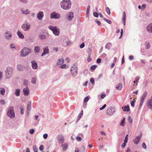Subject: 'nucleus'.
<instances>
[{"label":"nucleus","instance_id":"nucleus-5","mask_svg":"<svg viewBox=\"0 0 152 152\" xmlns=\"http://www.w3.org/2000/svg\"><path fill=\"white\" fill-rule=\"evenodd\" d=\"M51 30L54 34L55 35L58 36L59 34V29L56 27L54 26H50L48 27Z\"/></svg>","mask_w":152,"mask_h":152},{"label":"nucleus","instance_id":"nucleus-26","mask_svg":"<svg viewBox=\"0 0 152 152\" xmlns=\"http://www.w3.org/2000/svg\"><path fill=\"white\" fill-rule=\"evenodd\" d=\"M0 94L2 95H4V93L5 91V90L4 88H0Z\"/></svg>","mask_w":152,"mask_h":152},{"label":"nucleus","instance_id":"nucleus-17","mask_svg":"<svg viewBox=\"0 0 152 152\" xmlns=\"http://www.w3.org/2000/svg\"><path fill=\"white\" fill-rule=\"evenodd\" d=\"M68 19L69 20H71L74 17L73 13L72 12H69L68 14Z\"/></svg>","mask_w":152,"mask_h":152},{"label":"nucleus","instance_id":"nucleus-61","mask_svg":"<svg viewBox=\"0 0 152 152\" xmlns=\"http://www.w3.org/2000/svg\"><path fill=\"white\" fill-rule=\"evenodd\" d=\"M90 81L91 82V83H94V79L92 78H91L90 80Z\"/></svg>","mask_w":152,"mask_h":152},{"label":"nucleus","instance_id":"nucleus-35","mask_svg":"<svg viewBox=\"0 0 152 152\" xmlns=\"http://www.w3.org/2000/svg\"><path fill=\"white\" fill-rule=\"evenodd\" d=\"M83 115V110H82L81 113H80L78 116V120H79L82 117V115Z\"/></svg>","mask_w":152,"mask_h":152},{"label":"nucleus","instance_id":"nucleus-21","mask_svg":"<svg viewBox=\"0 0 152 152\" xmlns=\"http://www.w3.org/2000/svg\"><path fill=\"white\" fill-rule=\"evenodd\" d=\"M141 137V136H138L136 137L134 140L133 142L134 143L137 144L139 142L140 139Z\"/></svg>","mask_w":152,"mask_h":152},{"label":"nucleus","instance_id":"nucleus-13","mask_svg":"<svg viewBox=\"0 0 152 152\" xmlns=\"http://www.w3.org/2000/svg\"><path fill=\"white\" fill-rule=\"evenodd\" d=\"M145 48L146 49H149L151 47V45L150 43L146 41L144 43Z\"/></svg>","mask_w":152,"mask_h":152},{"label":"nucleus","instance_id":"nucleus-8","mask_svg":"<svg viewBox=\"0 0 152 152\" xmlns=\"http://www.w3.org/2000/svg\"><path fill=\"white\" fill-rule=\"evenodd\" d=\"M30 24L29 23H25L22 26V28L25 31L29 30L30 28Z\"/></svg>","mask_w":152,"mask_h":152},{"label":"nucleus","instance_id":"nucleus-46","mask_svg":"<svg viewBox=\"0 0 152 152\" xmlns=\"http://www.w3.org/2000/svg\"><path fill=\"white\" fill-rule=\"evenodd\" d=\"M88 96H87L84 98V102H86L88 101Z\"/></svg>","mask_w":152,"mask_h":152},{"label":"nucleus","instance_id":"nucleus-60","mask_svg":"<svg viewBox=\"0 0 152 152\" xmlns=\"http://www.w3.org/2000/svg\"><path fill=\"white\" fill-rule=\"evenodd\" d=\"M48 136V135L47 134H45L43 135V137L44 139H46Z\"/></svg>","mask_w":152,"mask_h":152},{"label":"nucleus","instance_id":"nucleus-10","mask_svg":"<svg viewBox=\"0 0 152 152\" xmlns=\"http://www.w3.org/2000/svg\"><path fill=\"white\" fill-rule=\"evenodd\" d=\"M57 140L60 143H63L64 142V139L62 135H59L58 136Z\"/></svg>","mask_w":152,"mask_h":152},{"label":"nucleus","instance_id":"nucleus-32","mask_svg":"<svg viewBox=\"0 0 152 152\" xmlns=\"http://www.w3.org/2000/svg\"><path fill=\"white\" fill-rule=\"evenodd\" d=\"M39 38L41 39H44L45 38V35L43 34H41L39 36Z\"/></svg>","mask_w":152,"mask_h":152},{"label":"nucleus","instance_id":"nucleus-16","mask_svg":"<svg viewBox=\"0 0 152 152\" xmlns=\"http://www.w3.org/2000/svg\"><path fill=\"white\" fill-rule=\"evenodd\" d=\"M32 66L33 69H36L38 67V66L37 63L34 61H32L31 62Z\"/></svg>","mask_w":152,"mask_h":152},{"label":"nucleus","instance_id":"nucleus-44","mask_svg":"<svg viewBox=\"0 0 152 152\" xmlns=\"http://www.w3.org/2000/svg\"><path fill=\"white\" fill-rule=\"evenodd\" d=\"M126 17H123L122 20L123 22V23L124 24V26L125 25V21H126Z\"/></svg>","mask_w":152,"mask_h":152},{"label":"nucleus","instance_id":"nucleus-40","mask_svg":"<svg viewBox=\"0 0 152 152\" xmlns=\"http://www.w3.org/2000/svg\"><path fill=\"white\" fill-rule=\"evenodd\" d=\"M135 102L134 99H133V101L131 102V105L132 107H134V102Z\"/></svg>","mask_w":152,"mask_h":152},{"label":"nucleus","instance_id":"nucleus-27","mask_svg":"<svg viewBox=\"0 0 152 152\" xmlns=\"http://www.w3.org/2000/svg\"><path fill=\"white\" fill-rule=\"evenodd\" d=\"M112 46V44L111 43L109 42V43H107L106 44L105 47L106 48L108 49H109L111 48Z\"/></svg>","mask_w":152,"mask_h":152},{"label":"nucleus","instance_id":"nucleus-25","mask_svg":"<svg viewBox=\"0 0 152 152\" xmlns=\"http://www.w3.org/2000/svg\"><path fill=\"white\" fill-rule=\"evenodd\" d=\"M62 147L64 151H65L67 148L68 145L67 144L64 143L62 145Z\"/></svg>","mask_w":152,"mask_h":152},{"label":"nucleus","instance_id":"nucleus-36","mask_svg":"<svg viewBox=\"0 0 152 152\" xmlns=\"http://www.w3.org/2000/svg\"><path fill=\"white\" fill-rule=\"evenodd\" d=\"M31 105L30 104H28L27 105V112H29V110H31Z\"/></svg>","mask_w":152,"mask_h":152},{"label":"nucleus","instance_id":"nucleus-47","mask_svg":"<svg viewBox=\"0 0 152 152\" xmlns=\"http://www.w3.org/2000/svg\"><path fill=\"white\" fill-rule=\"evenodd\" d=\"M147 94L148 93L147 91H145L143 94V99L144 98H145L146 97Z\"/></svg>","mask_w":152,"mask_h":152},{"label":"nucleus","instance_id":"nucleus-31","mask_svg":"<svg viewBox=\"0 0 152 152\" xmlns=\"http://www.w3.org/2000/svg\"><path fill=\"white\" fill-rule=\"evenodd\" d=\"M17 69L19 71H21L23 70V67L21 65H19L17 66Z\"/></svg>","mask_w":152,"mask_h":152},{"label":"nucleus","instance_id":"nucleus-11","mask_svg":"<svg viewBox=\"0 0 152 152\" xmlns=\"http://www.w3.org/2000/svg\"><path fill=\"white\" fill-rule=\"evenodd\" d=\"M44 15L43 13V12L40 11L38 13L37 17L38 19L40 20H41L42 19V17Z\"/></svg>","mask_w":152,"mask_h":152},{"label":"nucleus","instance_id":"nucleus-18","mask_svg":"<svg viewBox=\"0 0 152 152\" xmlns=\"http://www.w3.org/2000/svg\"><path fill=\"white\" fill-rule=\"evenodd\" d=\"M5 35V37L8 39H10L12 37L11 34L9 33L8 31L6 32Z\"/></svg>","mask_w":152,"mask_h":152},{"label":"nucleus","instance_id":"nucleus-29","mask_svg":"<svg viewBox=\"0 0 152 152\" xmlns=\"http://www.w3.org/2000/svg\"><path fill=\"white\" fill-rule=\"evenodd\" d=\"M64 60L62 59H61L58 60L57 62V64L59 65L63 63Z\"/></svg>","mask_w":152,"mask_h":152},{"label":"nucleus","instance_id":"nucleus-54","mask_svg":"<svg viewBox=\"0 0 152 152\" xmlns=\"http://www.w3.org/2000/svg\"><path fill=\"white\" fill-rule=\"evenodd\" d=\"M125 125V122L124 121H122L120 123V125L121 126H124Z\"/></svg>","mask_w":152,"mask_h":152},{"label":"nucleus","instance_id":"nucleus-43","mask_svg":"<svg viewBox=\"0 0 152 152\" xmlns=\"http://www.w3.org/2000/svg\"><path fill=\"white\" fill-rule=\"evenodd\" d=\"M106 10L107 14L110 15V13L109 8L108 7H107L106 8Z\"/></svg>","mask_w":152,"mask_h":152},{"label":"nucleus","instance_id":"nucleus-23","mask_svg":"<svg viewBox=\"0 0 152 152\" xmlns=\"http://www.w3.org/2000/svg\"><path fill=\"white\" fill-rule=\"evenodd\" d=\"M123 110L125 111H128L129 110V105L125 106L122 107Z\"/></svg>","mask_w":152,"mask_h":152},{"label":"nucleus","instance_id":"nucleus-38","mask_svg":"<svg viewBox=\"0 0 152 152\" xmlns=\"http://www.w3.org/2000/svg\"><path fill=\"white\" fill-rule=\"evenodd\" d=\"M60 67L62 69H66L68 67V66H66L65 64H63L62 65L60 66Z\"/></svg>","mask_w":152,"mask_h":152},{"label":"nucleus","instance_id":"nucleus-30","mask_svg":"<svg viewBox=\"0 0 152 152\" xmlns=\"http://www.w3.org/2000/svg\"><path fill=\"white\" fill-rule=\"evenodd\" d=\"M39 47L38 46L35 47L34 51L36 53H38L39 51Z\"/></svg>","mask_w":152,"mask_h":152},{"label":"nucleus","instance_id":"nucleus-45","mask_svg":"<svg viewBox=\"0 0 152 152\" xmlns=\"http://www.w3.org/2000/svg\"><path fill=\"white\" fill-rule=\"evenodd\" d=\"M140 78L139 77H137L135 78V80L134 81V83H137L138 82V80Z\"/></svg>","mask_w":152,"mask_h":152},{"label":"nucleus","instance_id":"nucleus-1","mask_svg":"<svg viewBox=\"0 0 152 152\" xmlns=\"http://www.w3.org/2000/svg\"><path fill=\"white\" fill-rule=\"evenodd\" d=\"M71 5L70 0H63L61 3V7L65 10L69 9Z\"/></svg>","mask_w":152,"mask_h":152},{"label":"nucleus","instance_id":"nucleus-50","mask_svg":"<svg viewBox=\"0 0 152 152\" xmlns=\"http://www.w3.org/2000/svg\"><path fill=\"white\" fill-rule=\"evenodd\" d=\"M106 104H104L99 109L100 110H102L104 109L106 107Z\"/></svg>","mask_w":152,"mask_h":152},{"label":"nucleus","instance_id":"nucleus-7","mask_svg":"<svg viewBox=\"0 0 152 152\" xmlns=\"http://www.w3.org/2000/svg\"><path fill=\"white\" fill-rule=\"evenodd\" d=\"M115 109L113 107H110L108 108L106 111V114L108 115L113 114L115 112Z\"/></svg>","mask_w":152,"mask_h":152},{"label":"nucleus","instance_id":"nucleus-6","mask_svg":"<svg viewBox=\"0 0 152 152\" xmlns=\"http://www.w3.org/2000/svg\"><path fill=\"white\" fill-rule=\"evenodd\" d=\"M77 68L76 66L73 65L71 68V72L72 75L74 76H76L77 74Z\"/></svg>","mask_w":152,"mask_h":152},{"label":"nucleus","instance_id":"nucleus-49","mask_svg":"<svg viewBox=\"0 0 152 152\" xmlns=\"http://www.w3.org/2000/svg\"><path fill=\"white\" fill-rule=\"evenodd\" d=\"M34 130L33 129H31L29 131V133L31 134H33L34 133Z\"/></svg>","mask_w":152,"mask_h":152},{"label":"nucleus","instance_id":"nucleus-62","mask_svg":"<svg viewBox=\"0 0 152 152\" xmlns=\"http://www.w3.org/2000/svg\"><path fill=\"white\" fill-rule=\"evenodd\" d=\"M33 148L34 150V152H35V151H38V150L37 149V148H36V147L35 145L34 146H33Z\"/></svg>","mask_w":152,"mask_h":152},{"label":"nucleus","instance_id":"nucleus-37","mask_svg":"<svg viewBox=\"0 0 152 152\" xmlns=\"http://www.w3.org/2000/svg\"><path fill=\"white\" fill-rule=\"evenodd\" d=\"M97 65H94L90 67V69L92 70H94L97 67Z\"/></svg>","mask_w":152,"mask_h":152},{"label":"nucleus","instance_id":"nucleus-33","mask_svg":"<svg viewBox=\"0 0 152 152\" xmlns=\"http://www.w3.org/2000/svg\"><path fill=\"white\" fill-rule=\"evenodd\" d=\"M90 8V5H88L87 7V10L86 11V15H88L89 13V11Z\"/></svg>","mask_w":152,"mask_h":152},{"label":"nucleus","instance_id":"nucleus-12","mask_svg":"<svg viewBox=\"0 0 152 152\" xmlns=\"http://www.w3.org/2000/svg\"><path fill=\"white\" fill-rule=\"evenodd\" d=\"M148 32L151 33L152 32V23L149 24L146 27Z\"/></svg>","mask_w":152,"mask_h":152},{"label":"nucleus","instance_id":"nucleus-48","mask_svg":"<svg viewBox=\"0 0 152 152\" xmlns=\"http://www.w3.org/2000/svg\"><path fill=\"white\" fill-rule=\"evenodd\" d=\"M76 139L78 141H80L82 140L81 138L79 136L77 137Z\"/></svg>","mask_w":152,"mask_h":152},{"label":"nucleus","instance_id":"nucleus-28","mask_svg":"<svg viewBox=\"0 0 152 152\" xmlns=\"http://www.w3.org/2000/svg\"><path fill=\"white\" fill-rule=\"evenodd\" d=\"M20 90L19 89H17L16 90L15 94L17 96H19L20 95Z\"/></svg>","mask_w":152,"mask_h":152},{"label":"nucleus","instance_id":"nucleus-9","mask_svg":"<svg viewBox=\"0 0 152 152\" xmlns=\"http://www.w3.org/2000/svg\"><path fill=\"white\" fill-rule=\"evenodd\" d=\"M60 16L59 14H57L55 12H53L50 14V18L51 19H58L60 17Z\"/></svg>","mask_w":152,"mask_h":152},{"label":"nucleus","instance_id":"nucleus-14","mask_svg":"<svg viewBox=\"0 0 152 152\" xmlns=\"http://www.w3.org/2000/svg\"><path fill=\"white\" fill-rule=\"evenodd\" d=\"M147 106L148 107L151 109L152 110V100L151 99H149L147 103Z\"/></svg>","mask_w":152,"mask_h":152},{"label":"nucleus","instance_id":"nucleus-52","mask_svg":"<svg viewBox=\"0 0 152 152\" xmlns=\"http://www.w3.org/2000/svg\"><path fill=\"white\" fill-rule=\"evenodd\" d=\"M123 29H121V36H120V37H119V39H121L122 36V35H123Z\"/></svg>","mask_w":152,"mask_h":152},{"label":"nucleus","instance_id":"nucleus-4","mask_svg":"<svg viewBox=\"0 0 152 152\" xmlns=\"http://www.w3.org/2000/svg\"><path fill=\"white\" fill-rule=\"evenodd\" d=\"M31 52V50L27 48H24L20 52V55L22 56H25L28 55Z\"/></svg>","mask_w":152,"mask_h":152},{"label":"nucleus","instance_id":"nucleus-57","mask_svg":"<svg viewBox=\"0 0 152 152\" xmlns=\"http://www.w3.org/2000/svg\"><path fill=\"white\" fill-rule=\"evenodd\" d=\"M39 149L41 151H42L44 149V146L42 145H40L39 148Z\"/></svg>","mask_w":152,"mask_h":152},{"label":"nucleus","instance_id":"nucleus-51","mask_svg":"<svg viewBox=\"0 0 152 152\" xmlns=\"http://www.w3.org/2000/svg\"><path fill=\"white\" fill-rule=\"evenodd\" d=\"M126 142H124V143H123L122 144L121 147L122 148H124L126 146Z\"/></svg>","mask_w":152,"mask_h":152},{"label":"nucleus","instance_id":"nucleus-41","mask_svg":"<svg viewBox=\"0 0 152 152\" xmlns=\"http://www.w3.org/2000/svg\"><path fill=\"white\" fill-rule=\"evenodd\" d=\"M128 135L127 134L125 137V139L124 140V142H125L127 143V141H128Z\"/></svg>","mask_w":152,"mask_h":152},{"label":"nucleus","instance_id":"nucleus-15","mask_svg":"<svg viewBox=\"0 0 152 152\" xmlns=\"http://www.w3.org/2000/svg\"><path fill=\"white\" fill-rule=\"evenodd\" d=\"M23 92L25 96H28L29 93V89L27 87L24 88L23 89Z\"/></svg>","mask_w":152,"mask_h":152},{"label":"nucleus","instance_id":"nucleus-22","mask_svg":"<svg viewBox=\"0 0 152 152\" xmlns=\"http://www.w3.org/2000/svg\"><path fill=\"white\" fill-rule=\"evenodd\" d=\"M122 88V85L121 83L118 84L116 86V88L118 90H121Z\"/></svg>","mask_w":152,"mask_h":152},{"label":"nucleus","instance_id":"nucleus-39","mask_svg":"<svg viewBox=\"0 0 152 152\" xmlns=\"http://www.w3.org/2000/svg\"><path fill=\"white\" fill-rule=\"evenodd\" d=\"M104 20H105L106 22L110 24H111L112 23V22L109 20L105 18H104Z\"/></svg>","mask_w":152,"mask_h":152},{"label":"nucleus","instance_id":"nucleus-58","mask_svg":"<svg viewBox=\"0 0 152 152\" xmlns=\"http://www.w3.org/2000/svg\"><path fill=\"white\" fill-rule=\"evenodd\" d=\"M106 96V95L105 94H102L101 95V98L102 99H104Z\"/></svg>","mask_w":152,"mask_h":152},{"label":"nucleus","instance_id":"nucleus-2","mask_svg":"<svg viewBox=\"0 0 152 152\" xmlns=\"http://www.w3.org/2000/svg\"><path fill=\"white\" fill-rule=\"evenodd\" d=\"M7 115L8 116L11 118H13L15 117V114L13 107H9L7 112Z\"/></svg>","mask_w":152,"mask_h":152},{"label":"nucleus","instance_id":"nucleus-19","mask_svg":"<svg viewBox=\"0 0 152 152\" xmlns=\"http://www.w3.org/2000/svg\"><path fill=\"white\" fill-rule=\"evenodd\" d=\"M49 53V50L48 47H46L45 48L43 49V52L42 55V56H43V55L46 54H48Z\"/></svg>","mask_w":152,"mask_h":152},{"label":"nucleus","instance_id":"nucleus-64","mask_svg":"<svg viewBox=\"0 0 152 152\" xmlns=\"http://www.w3.org/2000/svg\"><path fill=\"white\" fill-rule=\"evenodd\" d=\"M134 57L133 56H130L129 57V59L131 60H132L133 59Z\"/></svg>","mask_w":152,"mask_h":152},{"label":"nucleus","instance_id":"nucleus-56","mask_svg":"<svg viewBox=\"0 0 152 152\" xmlns=\"http://www.w3.org/2000/svg\"><path fill=\"white\" fill-rule=\"evenodd\" d=\"M84 43L83 42L80 46V48H82L84 47Z\"/></svg>","mask_w":152,"mask_h":152},{"label":"nucleus","instance_id":"nucleus-34","mask_svg":"<svg viewBox=\"0 0 152 152\" xmlns=\"http://www.w3.org/2000/svg\"><path fill=\"white\" fill-rule=\"evenodd\" d=\"M36 79L35 77H33L31 80V82L32 83L36 84Z\"/></svg>","mask_w":152,"mask_h":152},{"label":"nucleus","instance_id":"nucleus-53","mask_svg":"<svg viewBox=\"0 0 152 152\" xmlns=\"http://www.w3.org/2000/svg\"><path fill=\"white\" fill-rule=\"evenodd\" d=\"M94 16L96 17H97L98 16V14L96 12H94L93 13Z\"/></svg>","mask_w":152,"mask_h":152},{"label":"nucleus","instance_id":"nucleus-59","mask_svg":"<svg viewBox=\"0 0 152 152\" xmlns=\"http://www.w3.org/2000/svg\"><path fill=\"white\" fill-rule=\"evenodd\" d=\"M101 60L100 58H98L96 61L97 63L98 64L100 63H101Z\"/></svg>","mask_w":152,"mask_h":152},{"label":"nucleus","instance_id":"nucleus-24","mask_svg":"<svg viewBox=\"0 0 152 152\" xmlns=\"http://www.w3.org/2000/svg\"><path fill=\"white\" fill-rule=\"evenodd\" d=\"M17 34L18 37L21 38L23 39L24 38V35L19 31H18L17 32Z\"/></svg>","mask_w":152,"mask_h":152},{"label":"nucleus","instance_id":"nucleus-3","mask_svg":"<svg viewBox=\"0 0 152 152\" xmlns=\"http://www.w3.org/2000/svg\"><path fill=\"white\" fill-rule=\"evenodd\" d=\"M13 69L11 67H8L5 71V75L7 78H10L12 75Z\"/></svg>","mask_w":152,"mask_h":152},{"label":"nucleus","instance_id":"nucleus-42","mask_svg":"<svg viewBox=\"0 0 152 152\" xmlns=\"http://www.w3.org/2000/svg\"><path fill=\"white\" fill-rule=\"evenodd\" d=\"M128 120L129 121V122L131 123H132V119L131 118V117L129 116L128 117Z\"/></svg>","mask_w":152,"mask_h":152},{"label":"nucleus","instance_id":"nucleus-20","mask_svg":"<svg viewBox=\"0 0 152 152\" xmlns=\"http://www.w3.org/2000/svg\"><path fill=\"white\" fill-rule=\"evenodd\" d=\"M21 12L24 14L26 15L28 14L30 12L28 11V9H21Z\"/></svg>","mask_w":152,"mask_h":152},{"label":"nucleus","instance_id":"nucleus-55","mask_svg":"<svg viewBox=\"0 0 152 152\" xmlns=\"http://www.w3.org/2000/svg\"><path fill=\"white\" fill-rule=\"evenodd\" d=\"M0 103L1 104H4L5 103L4 101V100L1 99L0 100Z\"/></svg>","mask_w":152,"mask_h":152},{"label":"nucleus","instance_id":"nucleus-63","mask_svg":"<svg viewBox=\"0 0 152 152\" xmlns=\"http://www.w3.org/2000/svg\"><path fill=\"white\" fill-rule=\"evenodd\" d=\"M20 1L21 2L24 3H26L27 2V0H20Z\"/></svg>","mask_w":152,"mask_h":152}]
</instances>
